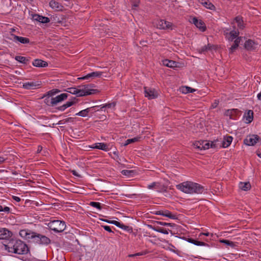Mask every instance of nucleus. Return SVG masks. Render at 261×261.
<instances>
[{
    "label": "nucleus",
    "instance_id": "f257e3e1",
    "mask_svg": "<svg viewBox=\"0 0 261 261\" xmlns=\"http://www.w3.org/2000/svg\"><path fill=\"white\" fill-rule=\"evenodd\" d=\"M4 246L5 250L12 253L23 255L29 252L28 245L18 239H11Z\"/></svg>",
    "mask_w": 261,
    "mask_h": 261
},
{
    "label": "nucleus",
    "instance_id": "f03ea898",
    "mask_svg": "<svg viewBox=\"0 0 261 261\" xmlns=\"http://www.w3.org/2000/svg\"><path fill=\"white\" fill-rule=\"evenodd\" d=\"M95 87V86L93 84L82 85L79 86L77 88L70 87L67 88L65 91L72 94L76 95L77 97H82L99 93L98 90L93 89Z\"/></svg>",
    "mask_w": 261,
    "mask_h": 261
},
{
    "label": "nucleus",
    "instance_id": "7ed1b4c3",
    "mask_svg": "<svg viewBox=\"0 0 261 261\" xmlns=\"http://www.w3.org/2000/svg\"><path fill=\"white\" fill-rule=\"evenodd\" d=\"M176 188L184 193L189 194H201L204 190L203 186L192 181L182 182L177 185Z\"/></svg>",
    "mask_w": 261,
    "mask_h": 261
},
{
    "label": "nucleus",
    "instance_id": "20e7f679",
    "mask_svg": "<svg viewBox=\"0 0 261 261\" xmlns=\"http://www.w3.org/2000/svg\"><path fill=\"white\" fill-rule=\"evenodd\" d=\"M47 225L50 230L58 233L63 232L66 228L65 222L58 220L51 221Z\"/></svg>",
    "mask_w": 261,
    "mask_h": 261
},
{
    "label": "nucleus",
    "instance_id": "39448f33",
    "mask_svg": "<svg viewBox=\"0 0 261 261\" xmlns=\"http://www.w3.org/2000/svg\"><path fill=\"white\" fill-rule=\"evenodd\" d=\"M32 236L33 238L31 242L34 243L41 245H48L51 242V240L49 238L36 232H34L33 236Z\"/></svg>",
    "mask_w": 261,
    "mask_h": 261
},
{
    "label": "nucleus",
    "instance_id": "423d86ee",
    "mask_svg": "<svg viewBox=\"0 0 261 261\" xmlns=\"http://www.w3.org/2000/svg\"><path fill=\"white\" fill-rule=\"evenodd\" d=\"M259 137L257 135H252L247 136L244 140V143L248 146H253L259 140Z\"/></svg>",
    "mask_w": 261,
    "mask_h": 261
},
{
    "label": "nucleus",
    "instance_id": "0eeeda50",
    "mask_svg": "<svg viewBox=\"0 0 261 261\" xmlns=\"http://www.w3.org/2000/svg\"><path fill=\"white\" fill-rule=\"evenodd\" d=\"M145 96L149 99L156 98L158 97V93L153 88L144 87Z\"/></svg>",
    "mask_w": 261,
    "mask_h": 261
},
{
    "label": "nucleus",
    "instance_id": "6e6552de",
    "mask_svg": "<svg viewBox=\"0 0 261 261\" xmlns=\"http://www.w3.org/2000/svg\"><path fill=\"white\" fill-rule=\"evenodd\" d=\"M190 22L193 23L197 28H198L202 32H204L206 31V25L202 20H198L196 17H193L191 18Z\"/></svg>",
    "mask_w": 261,
    "mask_h": 261
},
{
    "label": "nucleus",
    "instance_id": "1a4fd4ad",
    "mask_svg": "<svg viewBox=\"0 0 261 261\" xmlns=\"http://www.w3.org/2000/svg\"><path fill=\"white\" fill-rule=\"evenodd\" d=\"M9 39L15 42H18L22 44H28L30 42V39L28 38L18 36L13 34H10V37Z\"/></svg>",
    "mask_w": 261,
    "mask_h": 261
},
{
    "label": "nucleus",
    "instance_id": "9d476101",
    "mask_svg": "<svg viewBox=\"0 0 261 261\" xmlns=\"http://www.w3.org/2000/svg\"><path fill=\"white\" fill-rule=\"evenodd\" d=\"M153 214L156 215H161L172 219H177L175 215L172 214V213L168 210L156 211L153 212Z\"/></svg>",
    "mask_w": 261,
    "mask_h": 261
},
{
    "label": "nucleus",
    "instance_id": "9b49d317",
    "mask_svg": "<svg viewBox=\"0 0 261 261\" xmlns=\"http://www.w3.org/2000/svg\"><path fill=\"white\" fill-rule=\"evenodd\" d=\"M104 72L101 71H94L87 74L86 75L79 77L78 79L81 80H86L90 78L94 79L95 77H99L103 75Z\"/></svg>",
    "mask_w": 261,
    "mask_h": 261
},
{
    "label": "nucleus",
    "instance_id": "f8f14e48",
    "mask_svg": "<svg viewBox=\"0 0 261 261\" xmlns=\"http://www.w3.org/2000/svg\"><path fill=\"white\" fill-rule=\"evenodd\" d=\"M258 46V44L254 41L249 39L245 42L244 47L248 50H255Z\"/></svg>",
    "mask_w": 261,
    "mask_h": 261
},
{
    "label": "nucleus",
    "instance_id": "ddd939ff",
    "mask_svg": "<svg viewBox=\"0 0 261 261\" xmlns=\"http://www.w3.org/2000/svg\"><path fill=\"white\" fill-rule=\"evenodd\" d=\"M34 232L29 229H22L19 231V233L21 237L31 241L33 238L32 236H33Z\"/></svg>",
    "mask_w": 261,
    "mask_h": 261
},
{
    "label": "nucleus",
    "instance_id": "4468645a",
    "mask_svg": "<svg viewBox=\"0 0 261 261\" xmlns=\"http://www.w3.org/2000/svg\"><path fill=\"white\" fill-rule=\"evenodd\" d=\"M12 236V232L5 228H0V240H8Z\"/></svg>",
    "mask_w": 261,
    "mask_h": 261
},
{
    "label": "nucleus",
    "instance_id": "2eb2a0df",
    "mask_svg": "<svg viewBox=\"0 0 261 261\" xmlns=\"http://www.w3.org/2000/svg\"><path fill=\"white\" fill-rule=\"evenodd\" d=\"M76 98L75 97H72V99L70 101H67L65 104L60 106L56 107V109L60 111H64L67 108L70 107L73 105L74 104L76 103V101H75Z\"/></svg>",
    "mask_w": 261,
    "mask_h": 261
},
{
    "label": "nucleus",
    "instance_id": "dca6fc26",
    "mask_svg": "<svg viewBox=\"0 0 261 261\" xmlns=\"http://www.w3.org/2000/svg\"><path fill=\"white\" fill-rule=\"evenodd\" d=\"M68 96L67 93H62L60 95L57 96L55 97H53L54 103L55 107L59 103L66 99Z\"/></svg>",
    "mask_w": 261,
    "mask_h": 261
},
{
    "label": "nucleus",
    "instance_id": "f3484780",
    "mask_svg": "<svg viewBox=\"0 0 261 261\" xmlns=\"http://www.w3.org/2000/svg\"><path fill=\"white\" fill-rule=\"evenodd\" d=\"M49 5L52 9L56 11H62L64 8L63 6L61 4L54 0L50 1Z\"/></svg>",
    "mask_w": 261,
    "mask_h": 261
},
{
    "label": "nucleus",
    "instance_id": "a211bd4d",
    "mask_svg": "<svg viewBox=\"0 0 261 261\" xmlns=\"http://www.w3.org/2000/svg\"><path fill=\"white\" fill-rule=\"evenodd\" d=\"M91 148H96L103 151H108V147L107 144L104 143H96L90 146Z\"/></svg>",
    "mask_w": 261,
    "mask_h": 261
},
{
    "label": "nucleus",
    "instance_id": "6ab92c4d",
    "mask_svg": "<svg viewBox=\"0 0 261 261\" xmlns=\"http://www.w3.org/2000/svg\"><path fill=\"white\" fill-rule=\"evenodd\" d=\"M33 18L34 20L42 23H48L50 21V19L48 17L43 16L39 14H35L33 16Z\"/></svg>",
    "mask_w": 261,
    "mask_h": 261
},
{
    "label": "nucleus",
    "instance_id": "aec40b11",
    "mask_svg": "<svg viewBox=\"0 0 261 261\" xmlns=\"http://www.w3.org/2000/svg\"><path fill=\"white\" fill-rule=\"evenodd\" d=\"M198 2L208 9L214 10L216 9L215 6L208 0H198Z\"/></svg>",
    "mask_w": 261,
    "mask_h": 261
},
{
    "label": "nucleus",
    "instance_id": "412c9836",
    "mask_svg": "<svg viewBox=\"0 0 261 261\" xmlns=\"http://www.w3.org/2000/svg\"><path fill=\"white\" fill-rule=\"evenodd\" d=\"M148 227L154 230V231L162 233L167 234L169 233V231H170L171 233H172L171 230H169V229H164L163 228H162V227H160L159 226L155 227V226H152L151 225H148Z\"/></svg>",
    "mask_w": 261,
    "mask_h": 261
},
{
    "label": "nucleus",
    "instance_id": "4be33fe9",
    "mask_svg": "<svg viewBox=\"0 0 261 261\" xmlns=\"http://www.w3.org/2000/svg\"><path fill=\"white\" fill-rule=\"evenodd\" d=\"M32 64L33 66L37 67H45L48 66L47 62L41 59L34 60Z\"/></svg>",
    "mask_w": 261,
    "mask_h": 261
},
{
    "label": "nucleus",
    "instance_id": "5701e85b",
    "mask_svg": "<svg viewBox=\"0 0 261 261\" xmlns=\"http://www.w3.org/2000/svg\"><path fill=\"white\" fill-rule=\"evenodd\" d=\"M44 98V102L46 105L49 107H55L53 97H51L49 95H47V94H46L43 95L42 98Z\"/></svg>",
    "mask_w": 261,
    "mask_h": 261
},
{
    "label": "nucleus",
    "instance_id": "b1692460",
    "mask_svg": "<svg viewBox=\"0 0 261 261\" xmlns=\"http://www.w3.org/2000/svg\"><path fill=\"white\" fill-rule=\"evenodd\" d=\"M40 85V84H38L36 82H28L23 83V88L28 90L34 89L36 87L39 86Z\"/></svg>",
    "mask_w": 261,
    "mask_h": 261
},
{
    "label": "nucleus",
    "instance_id": "393cba45",
    "mask_svg": "<svg viewBox=\"0 0 261 261\" xmlns=\"http://www.w3.org/2000/svg\"><path fill=\"white\" fill-rule=\"evenodd\" d=\"M15 60L21 63L27 65L30 62V58H27L23 56H16L15 57Z\"/></svg>",
    "mask_w": 261,
    "mask_h": 261
},
{
    "label": "nucleus",
    "instance_id": "a878e982",
    "mask_svg": "<svg viewBox=\"0 0 261 261\" xmlns=\"http://www.w3.org/2000/svg\"><path fill=\"white\" fill-rule=\"evenodd\" d=\"M232 137L231 136H227L224 137L222 142V146L223 148H226L228 147L232 141Z\"/></svg>",
    "mask_w": 261,
    "mask_h": 261
},
{
    "label": "nucleus",
    "instance_id": "bb28decb",
    "mask_svg": "<svg viewBox=\"0 0 261 261\" xmlns=\"http://www.w3.org/2000/svg\"><path fill=\"white\" fill-rule=\"evenodd\" d=\"M164 65L170 68L175 67L177 66V63L173 60L166 59L163 61Z\"/></svg>",
    "mask_w": 261,
    "mask_h": 261
},
{
    "label": "nucleus",
    "instance_id": "cd10ccee",
    "mask_svg": "<svg viewBox=\"0 0 261 261\" xmlns=\"http://www.w3.org/2000/svg\"><path fill=\"white\" fill-rule=\"evenodd\" d=\"M229 37L228 38L229 41H232L234 39L237 38L239 35V32L238 31H236L235 30H233L230 31L228 34Z\"/></svg>",
    "mask_w": 261,
    "mask_h": 261
},
{
    "label": "nucleus",
    "instance_id": "c85d7f7f",
    "mask_svg": "<svg viewBox=\"0 0 261 261\" xmlns=\"http://www.w3.org/2000/svg\"><path fill=\"white\" fill-rule=\"evenodd\" d=\"M239 188L243 191H247L250 189L251 185L249 182H240L239 184Z\"/></svg>",
    "mask_w": 261,
    "mask_h": 261
},
{
    "label": "nucleus",
    "instance_id": "c756f323",
    "mask_svg": "<svg viewBox=\"0 0 261 261\" xmlns=\"http://www.w3.org/2000/svg\"><path fill=\"white\" fill-rule=\"evenodd\" d=\"M234 20L238 24V28L240 29H243L245 26L243 23L242 17L241 16H236Z\"/></svg>",
    "mask_w": 261,
    "mask_h": 261
},
{
    "label": "nucleus",
    "instance_id": "7c9ffc66",
    "mask_svg": "<svg viewBox=\"0 0 261 261\" xmlns=\"http://www.w3.org/2000/svg\"><path fill=\"white\" fill-rule=\"evenodd\" d=\"M220 242L223 243L227 246H229L231 247L232 248H234L237 246L236 243L230 241L228 240H224V239L220 240Z\"/></svg>",
    "mask_w": 261,
    "mask_h": 261
},
{
    "label": "nucleus",
    "instance_id": "2f4dec72",
    "mask_svg": "<svg viewBox=\"0 0 261 261\" xmlns=\"http://www.w3.org/2000/svg\"><path fill=\"white\" fill-rule=\"evenodd\" d=\"M91 108H87L85 110H82L79 113H76L75 115L79 116L81 117H86L88 116V113L90 112V111L91 110Z\"/></svg>",
    "mask_w": 261,
    "mask_h": 261
},
{
    "label": "nucleus",
    "instance_id": "473e14b6",
    "mask_svg": "<svg viewBox=\"0 0 261 261\" xmlns=\"http://www.w3.org/2000/svg\"><path fill=\"white\" fill-rule=\"evenodd\" d=\"M140 137H137L132 139H128L125 141V143H124L123 145L126 146L130 143L138 142L140 140Z\"/></svg>",
    "mask_w": 261,
    "mask_h": 261
},
{
    "label": "nucleus",
    "instance_id": "72a5a7b5",
    "mask_svg": "<svg viewBox=\"0 0 261 261\" xmlns=\"http://www.w3.org/2000/svg\"><path fill=\"white\" fill-rule=\"evenodd\" d=\"M237 112L238 109H232V110H227L225 112V115L226 116H229V118L231 119H236V118L232 116V113L234 112Z\"/></svg>",
    "mask_w": 261,
    "mask_h": 261
},
{
    "label": "nucleus",
    "instance_id": "f704fd0d",
    "mask_svg": "<svg viewBox=\"0 0 261 261\" xmlns=\"http://www.w3.org/2000/svg\"><path fill=\"white\" fill-rule=\"evenodd\" d=\"M247 114L246 120L248 121V123H250L253 119V112L252 110H248Z\"/></svg>",
    "mask_w": 261,
    "mask_h": 261
},
{
    "label": "nucleus",
    "instance_id": "c9c22d12",
    "mask_svg": "<svg viewBox=\"0 0 261 261\" xmlns=\"http://www.w3.org/2000/svg\"><path fill=\"white\" fill-rule=\"evenodd\" d=\"M118 227H119L123 230H126L127 231H128L130 233H132L133 232V228L132 227L125 225L121 223H120V225H119Z\"/></svg>",
    "mask_w": 261,
    "mask_h": 261
},
{
    "label": "nucleus",
    "instance_id": "e433bc0d",
    "mask_svg": "<svg viewBox=\"0 0 261 261\" xmlns=\"http://www.w3.org/2000/svg\"><path fill=\"white\" fill-rule=\"evenodd\" d=\"M89 205L99 210H101L102 209L101 203L98 202L91 201L90 202Z\"/></svg>",
    "mask_w": 261,
    "mask_h": 261
},
{
    "label": "nucleus",
    "instance_id": "4c0bfd02",
    "mask_svg": "<svg viewBox=\"0 0 261 261\" xmlns=\"http://www.w3.org/2000/svg\"><path fill=\"white\" fill-rule=\"evenodd\" d=\"M116 103L115 102L107 103L100 107V110L103 111L105 110V108H111L112 107H114Z\"/></svg>",
    "mask_w": 261,
    "mask_h": 261
},
{
    "label": "nucleus",
    "instance_id": "58836bf2",
    "mask_svg": "<svg viewBox=\"0 0 261 261\" xmlns=\"http://www.w3.org/2000/svg\"><path fill=\"white\" fill-rule=\"evenodd\" d=\"M202 141L203 140L198 141L195 142L193 144V145L195 147V148L198 149L200 150H202V148H201V146L202 145L203 146V145H204V143H201V142H202Z\"/></svg>",
    "mask_w": 261,
    "mask_h": 261
},
{
    "label": "nucleus",
    "instance_id": "ea45409f",
    "mask_svg": "<svg viewBox=\"0 0 261 261\" xmlns=\"http://www.w3.org/2000/svg\"><path fill=\"white\" fill-rule=\"evenodd\" d=\"M60 92V90H59V89H52V90L48 91L47 92V95L53 97L54 95L59 93Z\"/></svg>",
    "mask_w": 261,
    "mask_h": 261
},
{
    "label": "nucleus",
    "instance_id": "a19ab883",
    "mask_svg": "<svg viewBox=\"0 0 261 261\" xmlns=\"http://www.w3.org/2000/svg\"><path fill=\"white\" fill-rule=\"evenodd\" d=\"M212 45L210 44H208L207 45H204L202 46L199 50V52L204 53L205 51H207L208 50H210L212 48Z\"/></svg>",
    "mask_w": 261,
    "mask_h": 261
},
{
    "label": "nucleus",
    "instance_id": "79ce46f5",
    "mask_svg": "<svg viewBox=\"0 0 261 261\" xmlns=\"http://www.w3.org/2000/svg\"><path fill=\"white\" fill-rule=\"evenodd\" d=\"M202 143H204L203 146H201V148H202V150H205L210 148V143L206 140H204L201 142Z\"/></svg>",
    "mask_w": 261,
    "mask_h": 261
},
{
    "label": "nucleus",
    "instance_id": "37998d69",
    "mask_svg": "<svg viewBox=\"0 0 261 261\" xmlns=\"http://www.w3.org/2000/svg\"><path fill=\"white\" fill-rule=\"evenodd\" d=\"M155 223L162 226H169L171 227H174L175 226V224L172 223H166L162 221H156Z\"/></svg>",
    "mask_w": 261,
    "mask_h": 261
},
{
    "label": "nucleus",
    "instance_id": "c03bdc74",
    "mask_svg": "<svg viewBox=\"0 0 261 261\" xmlns=\"http://www.w3.org/2000/svg\"><path fill=\"white\" fill-rule=\"evenodd\" d=\"M166 24V21L164 20H161L158 23L159 28L160 29L165 30L164 27Z\"/></svg>",
    "mask_w": 261,
    "mask_h": 261
},
{
    "label": "nucleus",
    "instance_id": "a18cd8bd",
    "mask_svg": "<svg viewBox=\"0 0 261 261\" xmlns=\"http://www.w3.org/2000/svg\"><path fill=\"white\" fill-rule=\"evenodd\" d=\"M194 244L195 245H197V246H209L207 244H206L203 242H201V241H199L195 240Z\"/></svg>",
    "mask_w": 261,
    "mask_h": 261
},
{
    "label": "nucleus",
    "instance_id": "49530a36",
    "mask_svg": "<svg viewBox=\"0 0 261 261\" xmlns=\"http://www.w3.org/2000/svg\"><path fill=\"white\" fill-rule=\"evenodd\" d=\"M121 173L124 175L130 176L132 173H133V171L132 170H123L122 171Z\"/></svg>",
    "mask_w": 261,
    "mask_h": 261
},
{
    "label": "nucleus",
    "instance_id": "de8ad7c7",
    "mask_svg": "<svg viewBox=\"0 0 261 261\" xmlns=\"http://www.w3.org/2000/svg\"><path fill=\"white\" fill-rule=\"evenodd\" d=\"M239 46L238 45H236L233 43V44L229 48V54H231L233 53V51L238 48Z\"/></svg>",
    "mask_w": 261,
    "mask_h": 261
},
{
    "label": "nucleus",
    "instance_id": "09e8293b",
    "mask_svg": "<svg viewBox=\"0 0 261 261\" xmlns=\"http://www.w3.org/2000/svg\"><path fill=\"white\" fill-rule=\"evenodd\" d=\"M99 107L100 108V106H95L94 107H90V108H91V110L90 111L89 113H90L91 114H93L95 112L99 111L98 109L97 110L96 109Z\"/></svg>",
    "mask_w": 261,
    "mask_h": 261
},
{
    "label": "nucleus",
    "instance_id": "8fccbe9b",
    "mask_svg": "<svg viewBox=\"0 0 261 261\" xmlns=\"http://www.w3.org/2000/svg\"><path fill=\"white\" fill-rule=\"evenodd\" d=\"M219 103V100L215 99V101L212 103L211 109H215L217 107Z\"/></svg>",
    "mask_w": 261,
    "mask_h": 261
},
{
    "label": "nucleus",
    "instance_id": "3c124183",
    "mask_svg": "<svg viewBox=\"0 0 261 261\" xmlns=\"http://www.w3.org/2000/svg\"><path fill=\"white\" fill-rule=\"evenodd\" d=\"M172 26H173V24L171 22L166 21V24L165 25V27H164L165 30V29L172 30Z\"/></svg>",
    "mask_w": 261,
    "mask_h": 261
},
{
    "label": "nucleus",
    "instance_id": "603ef678",
    "mask_svg": "<svg viewBox=\"0 0 261 261\" xmlns=\"http://www.w3.org/2000/svg\"><path fill=\"white\" fill-rule=\"evenodd\" d=\"M101 227L103 228V229L109 232H111V233H114V232L112 230L111 227L109 226H108V225H101Z\"/></svg>",
    "mask_w": 261,
    "mask_h": 261
},
{
    "label": "nucleus",
    "instance_id": "864d4df0",
    "mask_svg": "<svg viewBox=\"0 0 261 261\" xmlns=\"http://www.w3.org/2000/svg\"><path fill=\"white\" fill-rule=\"evenodd\" d=\"M108 223L114 224V225L117 226V227H118L119 225H120V223L118 221H115V220H109V222H108Z\"/></svg>",
    "mask_w": 261,
    "mask_h": 261
},
{
    "label": "nucleus",
    "instance_id": "5fc2aeb1",
    "mask_svg": "<svg viewBox=\"0 0 261 261\" xmlns=\"http://www.w3.org/2000/svg\"><path fill=\"white\" fill-rule=\"evenodd\" d=\"M182 239L185 240H186L187 242L191 243L192 244H193L195 242V240L192 238H186L185 237H183Z\"/></svg>",
    "mask_w": 261,
    "mask_h": 261
},
{
    "label": "nucleus",
    "instance_id": "6e6d98bb",
    "mask_svg": "<svg viewBox=\"0 0 261 261\" xmlns=\"http://www.w3.org/2000/svg\"><path fill=\"white\" fill-rule=\"evenodd\" d=\"M241 40V37H238L237 38H236L235 40L234 41V44L236 45H238V46L239 45V44L240 43Z\"/></svg>",
    "mask_w": 261,
    "mask_h": 261
},
{
    "label": "nucleus",
    "instance_id": "4d7b16f0",
    "mask_svg": "<svg viewBox=\"0 0 261 261\" xmlns=\"http://www.w3.org/2000/svg\"><path fill=\"white\" fill-rule=\"evenodd\" d=\"M210 147L212 148H216L217 147V145L216 144V141H212L210 143Z\"/></svg>",
    "mask_w": 261,
    "mask_h": 261
},
{
    "label": "nucleus",
    "instance_id": "13d9d810",
    "mask_svg": "<svg viewBox=\"0 0 261 261\" xmlns=\"http://www.w3.org/2000/svg\"><path fill=\"white\" fill-rule=\"evenodd\" d=\"M74 118L72 117H69L64 119V123H67L69 122H73Z\"/></svg>",
    "mask_w": 261,
    "mask_h": 261
},
{
    "label": "nucleus",
    "instance_id": "bf43d9fd",
    "mask_svg": "<svg viewBox=\"0 0 261 261\" xmlns=\"http://www.w3.org/2000/svg\"><path fill=\"white\" fill-rule=\"evenodd\" d=\"M3 212L8 214L10 212V208L8 206H5L4 207H3Z\"/></svg>",
    "mask_w": 261,
    "mask_h": 261
},
{
    "label": "nucleus",
    "instance_id": "052dcab7",
    "mask_svg": "<svg viewBox=\"0 0 261 261\" xmlns=\"http://www.w3.org/2000/svg\"><path fill=\"white\" fill-rule=\"evenodd\" d=\"M186 89H187V93H193L195 91V89H192L191 87H187Z\"/></svg>",
    "mask_w": 261,
    "mask_h": 261
},
{
    "label": "nucleus",
    "instance_id": "680f3d73",
    "mask_svg": "<svg viewBox=\"0 0 261 261\" xmlns=\"http://www.w3.org/2000/svg\"><path fill=\"white\" fill-rule=\"evenodd\" d=\"M71 173H72V174L76 176V177H81V175H80L79 174L77 173V172L75 171V170H71Z\"/></svg>",
    "mask_w": 261,
    "mask_h": 261
},
{
    "label": "nucleus",
    "instance_id": "e2e57ef3",
    "mask_svg": "<svg viewBox=\"0 0 261 261\" xmlns=\"http://www.w3.org/2000/svg\"><path fill=\"white\" fill-rule=\"evenodd\" d=\"M156 183L155 182H153L152 183H151L150 185H149L147 187V188L149 189H152L153 188H154L155 185H156Z\"/></svg>",
    "mask_w": 261,
    "mask_h": 261
},
{
    "label": "nucleus",
    "instance_id": "0e129e2a",
    "mask_svg": "<svg viewBox=\"0 0 261 261\" xmlns=\"http://www.w3.org/2000/svg\"><path fill=\"white\" fill-rule=\"evenodd\" d=\"M240 113V111L238 110L237 112H234L232 113V116H233L236 119L238 115H239V113Z\"/></svg>",
    "mask_w": 261,
    "mask_h": 261
},
{
    "label": "nucleus",
    "instance_id": "69168bd1",
    "mask_svg": "<svg viewBox=\"0 0 261 261\" xmlns=\"http://www.w3.org/2000/svg\"><path fill=\"white\" fill-rule=\"evenodd\" d=\"M13 199L17 202H19L21 200V199L20 197L15 196H13Z\"/></svg>",
    "mask_w": 261,
    "mask_h": 261
},
{
    "label": "nucleus",
    "instance_id": "338daca9",
    "mask_svg": "<svg viewBox=\"0 0 261 261\" xmlns=\"http://www.w3.org/2000/svg\"><path fill=\"white\" fill-rule=\"evenodd\" d=\"M210 235L209 232H201L199 234V237H201L202 236H208Z\"/></svg>",
    "mask_w": 261,
    "mask_h": 261
},
{
    "label": "nucleus",
    "instance_id": "774afa93",
    "mask_svg": "<svg viewBox=\"0 0 261 261\" xmlns=\"http://www.w3.org/2000/svg\"><path fill=\"white\" fill-rule=\"evenodd\" d=\"M136 194H125V196L127 198H133L134 196H136Z\"/></svg>",
    "mask_w": 261,
    "mask_h": 261
}]
</instances>
